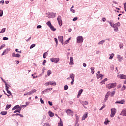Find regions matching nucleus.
I'll return each mask as SVG.
<instances>
[{"instance_id": "f257e3e1", "label": "nucleus", "mask_w": 126, "mask_h": 126, "mask_svg": "<svg viewBox=\"0 0 126 126\" xmlns=\"http://www.w3.org/2000/svg\"><path fill=\"white\" fill-rule=\"evenodd\" d=\"M121 26V23L117 22L114 24V25L112 26L115 32H118L119 31V27Z\"/></svg>"}, {"instance_id": "f03ea898", "label": "nucleus", "mask_w": 126, "mask_h": 126, "mask_svg": "<svg viewBox=\"0 0 126 126\" xmlns=\"http://www.w3.org/2000/svg\"><path fill=\"white\" fill-rule=\"evenodd\" d=\"M117 86V83H112L106 85V87L108 89H111V88H115Z\"/></svg>"}, {"instance_id": "7ed1b4c3", "label": "nucleus", "mask_w": 126, "mask_h": 126, "mask_svg": "<svg viewBox=\"0 0 126 126\" xmlns=\"http://www.w3.org/2000/svg\"><path fill=\"white\" fill-rule=\"evenodd\" d=\"M77 44H82L83 43V37L81 36H79L76 38Z\"/></svg>"}, {"instance_id": "20e7f679", "label": "nucleus", "mask_w": 126, "mask_h": 126, "mask_svg": "<svg viewBox=\"0 0 126 126\" xmlns=\"http://www.w3.org/2000/svg\"><path fill=\"white\" fill-rule=\"evenodd\" d=\"M45 85H46V86H48L49 85H52L53 86H55V85H57V83L55 81H51L45 83Z\"/></svg>"}, {"instance_id": "39448f33", "label": "nucleus", "mask_w": 126, "mask_h": 126, "mask_svg": "<svg viewBox=\"0 0 126 126\" xmlns=\"http://www.w3.org/2000/svg\"><path fill=\"white\" fill-rule=\"evenodd\" d=\"M111 114L110 115L111 118H114L115 117V115H116V112H117V109L116 108H112L111 109Z\"/></svg>"}, {"instance_id": "423d86ee", "label": "nucleus", "mask_w": 126, "mask_h": 126, "mask_svg": "<svg viewBox=\"0 0 126 126\" xmlns=\"http://www.w3.org/2000/svg\"><path fill=\"white\" fill-rule=\"evenodd\" d=\"M50 61L51 62H52V63H57L60 61V58H50Z\"/></svg>"}, {"instance_id": "0eeeda50", "label": "nucleus", "mask_w": 126, "mask_h": 126, "mask_svg": "<svg viewBox=\"0 0 126 126\" xmlns=\"http://www.w3.org/2000/svg\"><path fill=\"white\" fill-rule=\"evenodd\" d=\"M57 19L59 26L63 25V21H62V16H61V15L58 16Z\"/></svg>"}, {"instance_id": "6e6552de", "label": "nucleus", "mask_w": 126, "mask_h": 126, "mask_svg": "<svg viewBox=\"0 0 126 126\" xmlns=\"http://www.w3.org/2000/svg\"><path fill=\"white\" fill-rule=\"evenodd\" d=\"M47 17L48 18H55L56 17V13H49Z\"/></svg>"}, {"instance_id": "1a4fd4ad", "label": "nucleus", "mask_w": 126, "mask_h": 126, "mask_svg": "<svg viewBox=\"0 0 126 126\" xmlns=\"http://www.w3.org/2000/svg\"><path fill=\"white\" fill-rule=\"evenodd\" d=\"M68 115V116H71V117H73V111L68 109L66 112Z\"/></svg>"}, {"instance_id": "9d476101", "label": "nucleus", "mask_w": 126, "mask_h": 126, "mask_svg": "<svg viewBox=\"0 0 126 126\" xmlns=\"http://www.w3.org/2000/svg\"><path fill=\"white\" fill-rule=\"evenodd\" d=\"M118 78H120L121 79H126V75L123 74H120L117 75Z\"/></svg>"}, {"instance_id": "9b49d317", "label": "nucleus", "mask_w": 126, "mask_h": 126, "mask_svg": "<svg viewBox=\"0 0 126 126\" xmlns=\"http://www.w3.org/2000/svg\"><path fill=\"white\" fill-rule=\"evenodd\" d=\"M110 95H111V92L109 91L106 93L105 96L104 101H105V102L108 101V98H109Z\"/></svg>"}, {"instance_id": "f8f14e48", "label": "nucleus", "mask_w": 126, "mask_h": 126, "mask_svg": "<svg viewBox=\"0 0 126 126\" xmlns=\"http://www.w3.org/2000/svg\"><path fill=\"white\" fill-rule=\"evenodd\" d=\"M58 38V41H59L60 43L63 45V36H59Z\"/></svg>"}, {"instance_id": "ddd939ff", "label": "nucleus", "mask_w": 126, "mask_h": 126, "mask_svg": "<svg viewBox=\"0 0 126 126\" xmlns=\"http://www.w3.org/2000/svg\"><path fill=\"white\" fill-rule=\"evenodd\" d=\"M88 113L87 112H86L83 115V117H82V120L83 121L84 120H85V119H86V118H87V117H88Z\"/></svg>"}, {"instance_id": "4468645a", "label": "nucleus", "mask_w": 126, "mask_h": 126, "mask_svg": "<svg viewBox=\"0 0 126 126\" xmlns=\"http://www.w3.org/2000/svg\"><path fill=\"white\" fill-rule=\"evenodd\" d=\"M115 104H125V100L123 99L121 101H116L115 102Z\"/></svg>"}, {"instance_id": "2eb2a0df", "label": "nucleus", "mask_w": 126, "mask_h": 126, "mask_svg": "<svg viewBox=\"0 0 126 126\" xmlns=\"http://www.w3.org/2000/svg\"><path fill=\"white\" fill-rule=\"evenodd\" d=\"M108 23H109L110 26L111 27H113L115 25V24H114V21L113 20H110L107 21Z\"/></svg>"}, {"instance_id": "dca6fc26", "label": "nucleus", "mask_w": 126, "mask_h": 126, "mask_svg": "<svg viewBox=\"0 0 126 126\" xmlns=\"http://www.w3.org/2000/svg\"><path fill=\"white\" fill-rule=\"evenodd\" d=\"M82 92H83V90L80 89L78 92V95L77 96V98H79V97H80V95H81V93H82Z\"/></svg>"}, {"instance_id": "f3484780", "label": "nucleus", "mask_w": 126, "mask_h": 126, "mask_svg": "<svg viewBox=\"0 0 126 126\" xmlns=\"http://www.w3.org/2000/svg\"><path fill=\"white\" fill-rule=\"evenodd\" d=\"M121 115L122 116H126V109H124L121 113Z\"/></svg>"}, {"instance_id": "a211bd4d", "label": "nucleus", "mask_w": 126, "mask_h": 126, "mask_svg": "<svg viewBox=\"0 0 126 126\" xmlns=\"http://www.w3.org/2000/svg\"><path fill=\"white\" fill-rule=\"evenodd\" d=\"M70 65H73V58L70 57V63H69Z\"/></svg>"}, {"instance_id": "6ab92c4d", "label": "nucleus", "mask_w": 126, "mask_h": 126, "mask_svg": "<svg viewBox=\"0 0 126 126\" xmlns=\"http://www.w3.org/2000/svg\"><path fill=\"white\" fill-rule=\"evenodd\" d=\"M21 108L20 106H19L18 105L15 106L13 108H12V111H14V110H17L18 109H20Z\"/></svg>"}, {"instance_id": "aec40b11", "label": "nucleus", "mask_w": 126, "mask_h": 126, "mask_svg": "<svg viewBox=\"0 0 126 126\" xmlns=\"http://www.w3.org/2000/svg\"><path fill=\"white\" fill-rule=\"evenodd\" d=\"M117 58L119 62H122V60H123V57H121L120 55H118Z\"/></svg>"}, {"instance_id": "412c9836", "label": "nucleus", "mask_w": 126, "mask_h": 126, "mask_svg": "<svg viewBox=\"0 0 126 126\" xmlns=\"http://www.w3.org/2000/svg\"><path fill=\"white\" fill-rule=\"evenodd\" d=\"M75 116H76V125L77 124H78V122H79V116H78V115H77V114H75Z\"/></svg>"}, {"instance_id": "4be33fe9", "label": "nucleus", "mask_w": 126, "mask_h": 126, "mask_svg": "<svg viewBox=\"0 0 126 126\" xmlns=\"http://www.w3.org/2000/svg\"><path fill=\"white\" fill-rule=\"evenodd\" d=\"M115 56V54L114 53H111L109 54V60H112L113 58H114V56Z\"/></svg>"}, {"instance_id": "5701e85b", "label": "nucleus", "mask_w": 126, "mask_h": 126, "mask_svg": "<svg viewBox=\"0 0 126 126\" xmlns=\"http://www.w3.org/2000/svg\"><path fill=\"white\" fill-rule=\"evenodd\" d=\"M58 126H63V121H62V119H60V120L58 124Z\"/></svg>"}, {"instance_id": "b1692460", "label": "nucleus", "mask_w": 126, "mask_h": 126, "mask_svg": "<svg viewBox=\"0 0 126 126\" xmlns=\"http://www.w3.org/2000/svg\"><path fill=\"white\" fill-rule=\"evenodd\" d=\"M36 91H37V90L35 89H33L32 90H31L30 91L31 94L32 95V94H34V93H35V92H36Z\"/></svg>"}, {"instance_id": "393cba45", "label": "nucleus", "mask_w": 126, "mask_h": 126, "mask_svg": "<svg viewBox=\"0 0 126 126\" xmlns=\"http://www.w3.org/2000/svg\"><path fill=\"white\" fill-rule=\"evenodd\" d=\"M52 90H53V88H49L44 90V92L46 93V92H49V91H52Z\"/></svg>"}, {"instance_id": "a878e982", "label": "nucleus", "mask_w": 126, "mask_h": 126, "mask_svg": "<svg viewBox=\"0 0 126 126\" xmlns=\"http://www.w3.org/2000/svg\"><path fill=\"white\" fill-rule=\"evenodd\" d=\"M90 69L91 70L92 74H94V73H95V68L91 67Z\"/></svg>"}, {"instance_id": "bb28decb", "label": "nucleus", "mask_w": 126, "mask_h": 126, "mask_svg": "<svg viewBox=\"0 0 126 126\" xmlns=\"http://www.w3.org/2000/svg\"><path fill=\"white\" fill-rule=\"evenodd\" d=\"M48 115L50 117H54V113L52 112L51 111H48Z\"/></svg>"}, {"instance_id": "cd10ccee", "label": "nucleus", "mask_w": 126, "mask_h": 126, "mask_svg": "<svg viewBox=\"0 0 126 126\" xmlns=\"http://www.w3.org/2000/svg\"><path fill=\"white\" fill-rule=\"evenodd\" d=\"M18 115H19L20 117H21V118H23V115L20 114H18V113H16L15 114H12V117H14V116H18Z\"/></svg>"}, {"instance_id": "c85d7f7f", "label": "nucleus", "mask_w": 126, "mask_h": 126, "mask_svg": "<svg viewBox=\"0 0 126 126\" xmlns=\"http://www.w3.org/2000/svg\"><path fill=\"white\" fill-rule=\"evenodd\" d=\"M29 95H31V93L30 92H27V93H25L24 94V96H29Z\"/></svg>"}, {"instance_id": "c756f323", "label": "nucleus", "mask_w": 126, "mask_h": 126, "mask_svg": "<svg viewBox=\"0 0 126 126\" xmlns=\"http://www.w3.org/2000/svg\"><path fill=\"white\" fill-rule=\"evenodd\" d=\"M105 42H106L105 40H102L101 41H100L99 42H98V45H103V44H104V43H105Z\"/></svg>"}, {"instance_id": "7c9ffc66", "label": "nucleus", "mask_w": 126, "mask_h": 126, "mask_svg": "<svg viewBox=\"0 0 126 126\" xmlns=\"http://www.w3.org/2000/svg\"><path fill=\"white\" fill-rule=\"evenodd\" d=\"M75 76V75H74V74L73 73L70 74V78H71V79H74Z\"/></svg>"}, {"instance_id": "2f4dec72", "label": "nucleus", "mask_w": 126, "mask_h": 126, "mask_svg": "<svg viewBox=\"0 0 126 126\" xmlns=\"http://www.w3.org/2000/svg\"><path fill=\"white\" fill-rule=\"evenodd\" d=\"M0 114H1V115H2V116H5V115H7V112L1 111Z\"/></svg>"}, {"instance_id": "473e14b6", "label": "nucleus", "mask_w": 126, "mask_h": 126, "mask_svg": "<svg viewBox=\"0 0 126 126\" xmlns=\"http://www.w3.org/2000/svg\"><path fill=\"white\" fill-rule=\"evenodd\" d=\"M46 24L47 26H49V27H51L52 25V23H51V21H48L47 23H46Z\"/></svg>"}, {"instance_id": "72a5a7b5", "label": "nucleus", "mask_w": 126, "mask_h": 126, "mask_svg": "<svg viewBox=\"0 0 126 126\" xmlns=\"http://www.w3.org/2000/svg\"><path fill=\"white\" fill-rule=\"evenodd\" d=\"M109 123H110V121L108 120V118H106L105 121L104 122L105 125H109Z\"/></svg>"}, {"instance_id": "f704fd0d", "label": "nucleus", "mask_w": 126, "mask_h": 126, "mask_svg": "<svg viewBox=\"0 0 126 126\" xmlns=\"http://www.w3.org/2000/svg\"><path fill=\"white\" fill-rule=\"evenodd\" d=\"M49 28H50L51 30H52V31H56V28H55V27H54L53 25Z\"/></svg>"}, {"instance_id": "c9c22d12", "label": "nucleus", "mask_w": 126, "mask_h": 126, "mask_svg": "<svg viewBox=\"0 0 126 126\" xmlns=\"http://www.w3.org/2000/svg\"><path fill=\"white\" fill-rule=\"evenodd\" d=\"M20 111H21V108H20L19 109H16L14 113H20Z\"/></svg>"}, {"instance_id": "e433bc0d", "label": "nucleus", "mask_w": 126, "mask_h": 126, "mask_svg": "<svg viewBox=\"0 0 126 126\" xmlns=\"http://www.w3.org/2000/svg\"><path fill=\"white\" fill-rule=\"evenodd\" d=\"M82 105L84 107L85 106H86L87 105H88V102H87V101H86L85 102H82Z\"/></svg>"}, {"instance_id": "4c0bfd02", "label": "nucleus", "mask_w": 126, "mask_h": 126, "mask_svg": "<svg viewBox=\"0 0 126 126\" xmlns=\"http://www.w3.org/2000/svg\"><path fill=\"white\" fill-rule=\"evenodd\" d=\"M6 30V28H3L1 31L0 32V33H4V32H5V30Z\"/></svg>"}, {"instance_id": "58836bf2", "label": "nucleus", "mask_w": 126, "mask_h": 126, "mask_svg": "<svg viewBox=\"0 0 126 126\" xmlns=\"http://www.w3.org/2000/svg\"><path fill=\"white\" fill-rule=\"evenodd\" d=\"M5 87H6V90H8L9 89V87L10 86L9 85H7V83H5Z\"/></svg>"}, {"instance_id": "ea45409f", "label": "nucleus", "mask_w": 126, "mask_h": 126, "mask_svg": "<svg viewBox=\"0 0 126 126\" xmlns=\"http://www.w3.org/2000/svg\"><path fill=\"white\" fill-rule=\"evenodd\" d=\"M10 108H11V104H10V105L7 104L6 105L5 109L6 110H8L9 109H10Z\"/></svg>"}, {"instance_id": "a19ab883", "label": "nucleus", "mask_w": 126, "mask_h": 126, "mask_svg": "<svg viewBox=\"0 0 126 126\" xmlns=\"http://www.w3.org/2000/svg\"><path fill=\"white\" fill-rule=\"evenodd\" d=\"M43 59H46V58H47V56H48V53L47 52H45L43 54Z\"/></svg>"}, {"instance_id": "79ce46f5", "label": "nucleus", "mask_w": 126, "mask_h": 126, "mask_svg": "<svg viewBox=\"0 0 126 126\" xmlns=\"http://www.w3.org/2000/svg\"><path fill=\"white\" fill-rule=\"evenodd\" d=\"M71 39V37L69 38L68 40H67L65 41V44H68V43H69V41H70Z\"/></svg>"}, {"instance_id": "37998d69", "label": "nucleus", "mask_w": 126, "mask_h": 126, "mask_svg": "<svg viewBox=\"0 0 126 126\" xmlns=\"http://www.w3.org/2000/svg\"><path fill=\"white\" fill-rule=\"evenodd\" d=\"M115 95V91H112V92H110V96L111 97H113Z\"/></svg>"}, {"instance_id": "c03bdc74", "label": "nucleus", "mask_w": 126, "mask_h": 126, "mask_svg": "<svg viewBox=\"0 0 126 126\" xmlns=\"http://www.w3.org/2000/svg\"><path fill=\"white\" fill-rule=\"evenodd\" d=\"M97 78H98V79H99V78H101V77H103V75L102 74H97Z\"/></svg>"}, {"instance_id": "a18cd8bd", "label": "nucleus", "mask_w": 126, "mask_h": 126, "mask_svg": "<svg viewBox=\"0 0 126 126\" xmlns=\"http://www.w3.org/2000/svg\"><path fill=\"white\" fill-rule=\"evenodd\" d=\"M34 47H36V44H33L30 47V49H33Z\"/></svg>"}, {"instance_id": "49530a36", "label": "nucleus", "mask_w": 126, "mask_h": 126, "mask_svg": "<svg viewBox=\"0 0 126 126\" xmlns=\"http://www.w3.org/2000/svg\"><path fill=\"white\" fill-rule=\"evenodd\" d=\"M51 74H52V71H51V70H49L47 71V75L48 76H50Z\"/></svg>"}, {"instance_id": "de8ad7c7", "label": "nucleus", "mask_w": 126, "mask_h": 126, "mask_svg": "<svg viewBox=\"0 0 126 126\" xmlns=\"http://www.w3.org/2000/svg\"><path fill=\"white\" fill-rule=\"evenodd\" d=\"M123 47H124V44H123V43H120V44H119L120 49H123Z\"/></svg>"}, {"instance_id": "09e8293b", "label": "nucleus", "mask_w": 126, "mask_h": 126, "mask_svg": "<svg viewBox=\"0 0 126 126\" xmlns=\"http://www.w3.org/2000/svg\"><path fill=\"white\" fill-rule=\"evenodd\" d=\"M3 15V11L2 10H0V16L1 17Z\"/></svg>"}, {"instance_id": "8fccbe9b", "label": "nucleus", "mask_w": 126, "mask_h": 126, "mask_svg": "<svg viewBox=\"0 0 126 126\" xmlns=\"http://www.w3.org/2000/svg\"><path fill=\"white\" fill-rule=\"evenodd\" d=\"M64 90H67V89H68V86H67V85H65L64 87Z\"/></svg>"}, {"instance_id": "3c124183", "label": "nucleus", "mask_w": 126, "mask_h": 126, "mask_svg": "<svg viewBox=\"0 0 126 126\" xmlns=\"http://www.w3.org/2000/svg\"><path fill=\"white\" fill-rule=\"evenodd\" d=\"M5 47V44H3L0 47V51L3 48H4Z\"/></svg>"}, {"instance_id": "603ef678", "label": "nucleus", "mask_w": 126, "mask_h": 126, "mask_svg": "<svg viewBox=\"0 0 126 126\" xmlns=\"http://www.w3.org/2000/svg\"><path fill=\"white\" fill-rule=\"evenodd\" d=\"M54 40L55 41V42L56 44V47H57V46H58V39H57V38H55Z\"/></svg>"}, {"instance_id": "864d4df0", "label": "nucleus", "mask_w": 126, "mask_h": 126, "mask_svg": "<svg viewBox=\"0 0 126 126\" xmlns=\"http://www.w3.org/2000/svg\"><path fill=\"white\" fill-rule=\"evenodd\" d=\"M46 63H47V61H46V60H44L43 61L42 65H45V64H46Z\"/></svg>"}, {"instance_id": "5fc2aeb1", "label": "nucleus", "mask_w": 126, "mask_h": 126, "mask_svg": "<svg viewBox=\"0 0 126 126\" xmlns=\"http://www.w3.org/2000/svg\"><path fill=\"white\" fill-rule=\"evenodd\" d=\"M21 56L20 54L17 53L16 54V57L15 58H20Z\"/></svg>"}, {"instance_id": "6e6d98bb", "label": "nucleus", "mask_w": 126, "mask_h": 126, "mask_svg": "<svg viewBox=\"0 0 126 126\" xmlns=\"http://www.w3.org/2000/svg\"><path fill=\"white\" fill-rule=\"evenodd\" d=\"M7 93H8V94H9L10 95H12V93H11V92H10V91H9V90H6Z\"/></svg>"}, {"instance_id": "4d7b16f0", "label": "nucleus", "mask_w": 126, "mask_h": 126, "mask_svg": "<svg viewBox=\"0 0 126 126\" xmlns=\"http://www.w3.org/2000/svg\"><path fill=\"white\" fill-rule=\"evenodd\" d=\"M71 85H73L74 84V79H72V81L71 82Z\"/></svg>"}, {"instance_id": "13d9d810", "label": "nucleus", "mask_w": 126, "mask_h": 126, "mask_svg": "<svg viewBox=\"0 0 126 126\" xmlns=\"http://www.w3.org/2000/svg\"><path fill=\"white\" fill-rule=\"evenodd\" d=\"M70 11H71V12H73V13H74L75 12V10L72 9V8H70Z\"/></svg>"}, {"instance_id": "bf43d9fd", "label": "nucleus", "mask_w": 126, "mask_h": 126, "mask_svg": "<svg viewBox=\"0 0 126 126\" xmlns=\"http://www.w3.org/2000/svg\"><path fill=\"white\" fill-rule=\"evenodd\" d=\"M77 19H78V18H77V17H74L73 19V21H76V20H77Z\"/></svg>"}, {"instance_id": "052dcab7", "label": "nucleus", "mask_w": 126, "mask_h": 126, "mask_svg": "<svg viewBox=\"0 0 126 126\" xmlns=\"http://www.w3.org/2000/svg\"><path fill=\"white\" fill-rule=\"evenodd\" d=\"M44 126H50V124L48 123H44Z\"/></svg>"}, {"instance_id": "680f3d73", "label": "nucleus", "mask_w": 126, "mask_h": 126, "mask_svg": "<svg viewBox=\"0 0 126 126\" xmlns=\"http://www.w3.org/2000/svg\"><path fill=\"white\" fill-rule=\"evenodd\" d=\"M3 40H4V41H7V40H8V38L4 37L3 38Z\"/></svg>"}, {"instance_id": "e2e57ef3", "label": "nucleus", "mask_w": 126, "mask_h": 126, "mask_svg": "<svg viewBox=\"0 0 126 126\" xmlns=\"http://www.w3.org/2000/svg\"><path fill=\"white\" fill-rule=\"evenodd\" d=\"M48 104L49 106H53V103L51 101H48Z\"/></svg>"}, {"instance_id": "0e129e2a", "label": "nucleus", "mask_w": 126, "mask_h": 126, "mask_svg": "<svg viewBox=\"0 0 126 126\" xmlns=\"http://www.w3.org/2000/svg\"><path fill=\"white\" fill-rule=\"evenodd\" d=\"M16 54H15V53L14 52L12 54V57H16Z\"/></svg>"}, {"instance_id": "69168bd1", "label": "nucleus", "mask_w": 126, "mask_h": 126, "mask_svg": "<svg viewBox=\"0 0 126 126\" xmlns=\"http://www.w3.org/2000/svg\"><path fill=\"white\" fill-rule=\"evenodd\" d=\"M0 4H4V0H1L0 1Z\"/></svg>"}, {"instance_id": "338daca9", "label": "nucleus", "mask_w": 126, "mask_h": 126, "mask_svg": "<svg viewBox=\"0 0 126 126\" xmlns=\"http://www.w3.org/2000/svg\"><path fill=\"white\" fill-rule=\"evenodd\" d=\"M126 89V86L123 85V87L122 88V90H125Z\"/></svg>"}, {"instance_id": "774afa93", "label": "nucleus", "mask_w": 126, "mask_h": 126, "mask_svg": "<svg viewBox=\"0 0 126 126\" xmlns=\"http://www.w3.org/2000/svg\"><path fill=\"white\" fill-rule=\"evenodd\" d=\"M40 102L41 103V104H44V100H43V99L42 98L40 99Z\"/></svg>"}]
</instances>
